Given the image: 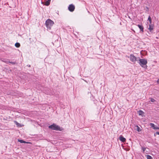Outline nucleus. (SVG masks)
Instances as JSON below:
<instances>
[{
  "mask_svg": "<svg viewBox=\"0 0 159 159\" xmlns=\"http://www.w3.org/2000/svg\"><path fill=\"white\" fill-rule=\"evenodd\" d=\"M157 83L159 84V79H158L157 81Z\"/></svg>",
  "mask_w": 159,
  "mask_h": 159,
  "instance_id": "5701e85b",
  "label": "nucleus"
},
{
  "mask_svg": "<svg viewBox=\"0 0 159 159\" xmlns=\"http://www.w3.org/2000/svg\"><path fill=\"white\" fill-rule=\"evenodd\" d=\"M15 122L16 123V125H18V124H19V123H18L16 121H15Z\"/></svg>",
  "mask_w": 159,
  "mask_h": 159,
  "instance_id": "4be33fe9",
  "label": "nucleus"
},
{
  "mask_svg": "<svg viewBox=\"0 0 159 159\" xmlns=\"http://www.w3.org/2000/svg\"><path fill=\"white\" fill-rule=\"evenodd\" d=\"M15 46L17 48H19L20 46V44L18 43H16L15 44Z\"/></svg>",
  "mask_w": 159,
  "mask_h": 159,
  "instance_id": "2eb2a0df",
  "label": "nucleus"
},
{
  "mask_svg": "<svg viewBox=\"0 0 159 159\" xmlns=\"http://www.w3.org/2000/svg\"><path fill=\"white\" fill-rule=\"evenodd\" d=\"M47 94H48L50 95H51L52 94H53V93H52V92H47Z\"/></svg>",
  "mask_w": 159,
  "mask_h": 159,
  "instance_id": "aec40b11",
  "label": "nucleus"
},
{
  "mask_svg": "<svg viewBox=\"0 0 159 159\" xmlns=\"http://www.w3.org/2000/svg\"><path fill=\"white\" fill-rule=\"evenodd\" d=\"M140 65L143 67L146 68L147 67L146 64L147 63V60L145 59H139Z\"/></svg>",
  "mask_w": 159,
  "mask_h": 159,
  "instance_id": "7ed1b4c3",
  "label": "nucleus"
},
{
  "mask_svg": "<svg viewBox=\"0 0 159 159\" xmlns=\"http://www.w3.org/2000/svg\"><path fill=\"white\" fill-rule=\"evenodd\" d=\"M148 20H149L150 23L151 24V22H152V20H151V17L150 16L148 17Z\"/></svg>",
  "mask_w": 159,
  "mask_h": 159,
  "instance_id": "a211bd4d",
  "label": "nucleus"
},
{
  "mask_svg": "<svg viewBox=\"0 0 159 159\" xmlns=\"http://www.w3.org/2000/svg\"><path fill=\"white\" fill-rule=\"evenodd\" d=\"M151 101L152 102H153L155 101V100L154 99L151 98Z\"/></svg>",
  "mask_w": 159,
  "mask_h": 159,
  "instance_id": "6ab92c4d",
  "label": "nucleus"
},
{
  "mask_svg": "<svg viewBox=\"0 0 159 159\" xmlns=\"http://www.w3.org/2000/svg\"><path fill=\"white\" fill-rule=\"evenodd\" d=\"M54 24V22L49 19L47 20L45 22V24L46 27L49 30L51 29V27Z\"/></svg>",
  "mask_w": 159,
  "mask_h": 159,
  "instance_id": "f03ea898",
  "label": "nucleus"
},
{
  "mask_svg": "<svg viewBox=\"0 0 159 159\" xmlns=\"http://www.w3.org/2000/svg\"><path fill=\"white\" fill-rule=\"evenodd\" d=\"M156 134L158 135H159V132H156Z\"/></svg>",
  "mask_w": 159,
  "mask_h": 159,
  "instance_id": "412c9836",
  "label": "nucleus"
},
{
  "mask_svg": "<svg viewBox=\"0 0 159 159\" xmlns=\"http://www.w3.org/2000/svg\"><path fill=\"white\" fill-rule=\"evenodd\" d=\"M139 115L141 116H143V114H144V113L143 112V111L142 110H140L139 111Z\"/></svg>",
  "mask_w": 159,
  "mask_h": 159,
  "instance_id": "f8f14e48",
  "label": "nucleus"
},
{
  "mask_svg": "<svg viewBox=\"0 0 159 159\" xmlns=\"http://www.w3.org/2000/svg\"><path fill=\"white\" fill-rule=\"evenodd\" d=\"M48 128L49 129H50L52 130H56L62 131L63 130V128L62 127H61L60 126L56 125L55 124H53L49 125L48 126Z\"/></svg>",
  "mask_w": 159,
  "mask_h": 159,
  "instance_id": "f257e3e1",
  "label": "nucleus"
},
{
  "mask_svg": "<svg viewBox=\"0 0 159 159\" xmlns=\"http://www.w3.org/2000/svg\"><path fill=\"white\" fill-rule=\"evenodd\" d=\"M68 9L69 11L72 12L74 10L75 7L73 5L71 4L69 6Z\"/></svg>",
  "mask_w": 159,
  "mask_h": 159,
  "instance_id": "39448f33",
  "label": "nucleus"
},
{
  "mask_svg": "<svg viewBox=\"0 0 159 159\" xmlns=\"http://www.w3.org/2000/svg\"><path fill=\"white\" fill-rule=\"evenodd\" d=\"M120 140L122 142H125L126 139L124 138L122 135L120 136L119 137Z\"/></svg>",
  "mask_w": 159,
  "mask_h": 159,
  "instance_id": "6e6552de",
  "label": "nucleus"
},
{
  "mask_svg": "<svg viewBox=\"0 0 159 159\" xmlns=\"http://www.w3.org/2000/svg\"><path fill=\"white\" fill-rule=\"evenodd\" d=\"M153 29V25L152 24L149 25V27L148 28V30L150 32L152 31Z\"/></svg>",
  "mask_w": 159,
  "mask_h": 159,
  "instance_id": "9d476101",
  "label": "nucleus"
},
{
  "mask_svg": "<svg viewBox=\"0 0 159 159\" xmlns=\"http://www.w3.org/2000/svg\"><path fill=\"white\" fill-rule=\"evenodd\" d=\"M129 58L130 61L133 62H135L136 61H138L139 59V57H136L133 54L130 55Z\"/></svg>",
  "mask_w": 159,
  "mask_h": 159,
  "instance_id": "20e7f679",
  "label": "nucleus"
},
{
  "mask_svg": "<svg viewBox=\"0 0 159 159\" xmlns=\"http://www.w3.org/2000/svg\"><path fill=\"white\" fill-rule=\"evenodd\" d=\"M18 141L19 142H20V143H27V144L30 143V142H26L25 141H24L23 140H21V139H18Z\"/></svg>",
  "mask_w": 159,
  "mask_h": 159,
  "instance_id": "1a4fd4ad",
  "label": "nucleus"
},
{
  "mask_svg": "<svg viewBox=\"0 0 159 159\" xmlns=\"http://www.w3.org/2000/svg\"><path fill=\"white\" fill-rule=\"evenodd\" d=\"M2 61L5 62L7 63H11L13 64H15L16 63L15 62H12V61H10L8 59H3L1 60Z\"/></svg>",
  "mask_w": 159,
  "mask_h": 159,
  "instance_id": "423d86ee",
  "label": "nucleus"
},
{
  "mask_svg": "<svg viewBox=\"0 0 159 159\" xmlns=\"http://www.w3.org/2000/svg\"><path fill=\"white\" fill-rule=\"evenodd\" d=\"M51 0H47V1H46L45 2V5L46 6H48L49 5L50 2Z\"/></svg>",
  "mask_w": 159,
  "mask_h": 159,
  "instance_id": "ddd939ff",
  "label": "nucleus"
},
{
  "mask_svg": "<svg viewBox=\"0 0 159 159\" xmlns=\"http://www.w3.org/2000/svg\"><path fill=\"white\" fill-rule=\"evenodd\" d=\"M147 148L145 147H141V149L143 151V152L144 153L145 152V151Z\"/></svg>",
  "mask_w": 159,
  "mask_h": 159,
  "instance_id": "dca6fc26",
  "label": "nucleus"
},
{
  "mask_svg": "<svg viewBox=\"0 0 159 159\" xmlns=\"http://www.w3.org/2000/svg\"><path fill=\"white\" fill-rule=\"evenodd\" d=\"M139 27V28L140 30L142 32H143V27L142 25H137Z\"/></svg>",
  "mask_w": 159,
  "mask_h": 159,
  "instance_id": "9b49d317",
  "label": "nucleus"
},
{
  "mask_svg": "<svg viewBox=\"0 0 159 159\" xmlns=\"http://www.w3.org/2000/svg\"><path fill=\"white\" fill-rule=\"evenodd\" d=\"M146 152H148V151H146Z\"/></svg>",
  "mask_w": 159,
  "mask_h": 159,
  "instance_id": "b1692460",
  "label": "nucleus"
},
{
  "mask_svg": "<svg viewBox=\"0 0 159 159\" xmlns=\"http://www.w3.org/2000/svg\"><path fill=\"white\" fill-rule=\"evenodd\" d=\"M146 156L147 159H153L152 157L149 155H147Z\"/></svg>",
  "mask_w": 159,
  "mask_h": 159,
  "instance_id": "4468645a",
  "label": "nucleus"
},
{
  "mask_svg": "<svg viewBox=\"0 0 159 159\" xmlns=\"http://www.w3.org/2000/svg\"><path fill=\"white\" fill-rule=\"evenodd\" d=\"M154 129H159V127L157 126H155V125L152 123H150L149 124Z\"/></svg>",
  "mask_w": 159,
  "mask_h": 159,
  "instance_id": "0eeeda50",
  "label": "nucleus"
},
{
  "mask_svg": "<svg viewBox=\"0 0 159 159\" xmlns=\"http://www.w3.org/2000/svg\"><path fill=\"white\" fill-rule=\"evenodd\" d=\"M136 129L138 132H140L141 131V130L139 126H138V125H137L136 126Z\"/></svg>",
  "mask_w": 159,
  "mask_h": 159,
  "instance_id": "f3484780",
  "label": "nucleus"
}]
</instances>
